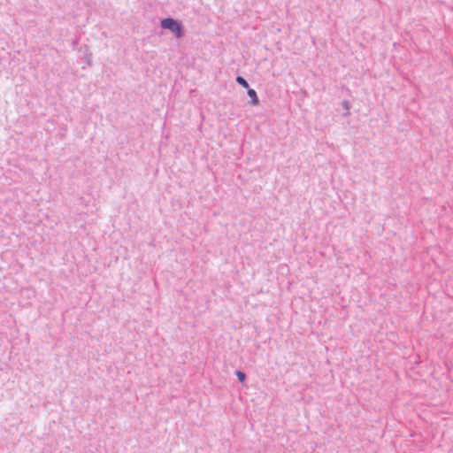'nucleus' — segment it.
Here are the masks:
<instances>
[{
    "label": "nucleus",
    "mask_w": 453,
    "mask_h": 453,
    "mask_svg": "<svg viewBox=\"0 0 453 453\" xmlns=\"http://www.w3.org/2000/svg\"><path fill=\"white\" fill-rule=\"evenodd\" d=\"M235 374H236V376H237L238 380H239L241 382H244V381H245V380H246V375H245V373H244L243 372H242V371H236V372H235Z\"/></svg>",
    "instance_id": "5"
},
{
    "label": "nucleus",
    "mask_w": 453,
    "mask_h": 453,
    "mask_svg": "<svg viewBox=\"0 0 453 453\" xmlns=\"http://www.w3.org/2000/svg\"><path fill=\"white\" fill-rule=\"evenodd\" d=\"M160 26L164 29L171 30L175 35L176 38H182L184 36V28L182 24L173 18L163 19Z\"/></svg>",
    "instance_id": "1"
},
{
    "label": "nucleus",
    "mask_w": 453,
    "mask_h": 453,
    "mask_svg": "<svg viewBox=\"0 0 453 453\" xmlns=\"http://www.w3.org/2000/svg\"><path fill=\"white\" fill-rule=\"evenodd\" d=\"M236 81H237L238 84H240L243 88H249V83H248V81L243 77L237 76Z\"/></svg>",
    "instance_id": "4"
},
{
    "label": "nucleus",
    "mask_w": 453,
    "mask_h": 453,
    "mask_svg": "<svg viewBox=\"0 0 453 453\" xmlns=\"http://www.w3.org/2000/svg\"><path fill=\"white\" fill-rule=\"evenodd\" d=\"M247 93L251 99L250 104L252 105H257L259 104V99L257 97V92L253 88H249Z\"/></svg>",
    "instance_id": "2"
},
{
    "label": "nucleus",
    "mask_w": 453,
    "mask_h": 453,
    "mask_svg": "<svg viewBox=\"0 0 453 453\" xmlns=\"http://www.w3.org/2000/svg\"><path fill=\"white\" fill-rule=\"evenodd\" d=\"M342 107L344 108L345 110V113L343 114L344 117H348L349 116L350 112H349V109H350V104L349 101L347 100H344L342 103Z\"/></svg>",
    "instance_id": "3"
}]
</instances>
